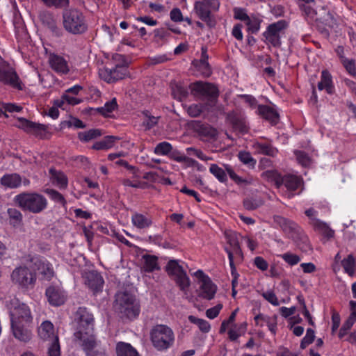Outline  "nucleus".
<instances>
[{"label": "nucleus", "mask_w": 356, "mask_h": 356, "mask_svg": "<svg viewBox=\"0 0 356 356\" xmlns=\"http://www.w3.org/2000/svg\"><path fill=\"white\" fill-rule=\"evenodd\" d=\"M15 204L23 211L39 213L47 207V198L38 193L24 192L14 197Z\"/></svg>", "instance_id": "1"}, {"label": "nucleus", "mask_w": 356, "mask_h": 356, "mask_svg": "<svg viewBox=\"0 0 356 356\" xmlns=\"http://www.w3.org/2000/svg\"><path fill=\"white\" fill-rule=\"evenodd\" d=\"M62 17L63 27L70 33L74 35L82 34L88 29L86 17L83 13L77 8L65 9Z\"/></svg>", "instance_id": "2"}, {"label": "nucleus", "mask_w": 356, "mask_h": 356, "mask_svg": "<svg viewBox=\"0 0 356 356\" xmlns=\"http://www.w3.org/2000/svg\"><path fill=\"white\" fill-rule=\"evenodd\" d=\"M77 325L74 336L81 342L94 334L95 319L92 314L90 313L86 307H79L76 312Z\"/></svg>", "instance_id": "3"}, {"label": "nucleus", "mask_w": 356, "mask_h": 356, "mask_svg": "<svg viewBox=\"0 0 356 356\" xmlns=\"http://www.w3.org/2000/svg\"><path fill=\"white\" fill-rule=\"evenodd\" d=\"M191 94L196 98L206 101V104L213 107L216 105L219 96L218 88L213 83L196 81L190 84Z\"/></svg>", "instance_id": "4"}, {"label": "nucleus", "mask_w": 356, "mask_h": 356, "mask_svg": "<svg viewBox=\"0 0 356 356\" xmlns=\"http://www.w3.org/2000/svg\"><path fill=\"white\" fill-rule=\"evenodd\" d=\"M151 341L158 350H163L170 348L175 339L171 328L165 325H156L150 331Z\"/></svg>", "instance_id": "5"}, {"label": "nucleus", "mask_w": 356, "mask_h": 356, "mask_svg": "<svg viewBox=\"0 0 356 356\" xmlns=\"http://www.w3.org/2000/svg\"><path fill=\"white\" fill-rule=\"evenodd\" d=\"M116 309L129 318H136L140 312V307L134 296L127 292H119L115 298Z\"/></svg>", "instance_id": "6"}, {"label": "nucleus", "mask_w": 356, "mask_h": 356, "mask_svg": "<svg viewBox=\"0 0 356 356\" xmlns=\"http://www.w3.org/2000/svg\"><path fill=\"white\" fill-rule=\"evenodd\" d=\"M10 316L11 325L31 324L33 321L29 307L18 300L10 302Z\"/></svg>", "instance_id": "7"}, {"label": "nucleus", "mask_w": 356, "mask_h": 356, "mask_svg": "<svg viewBox=\"0 0 356 356\" xmlns=\"http://www.w3.org/2000/svg\"><path fill=\"white\" fill-rule=\"evenodd\" d=\"M10 277L14 284L26 289L34 285L37 279L35 273L25 266L16 267L13 270Z\"/></svg>", "instance_id": "8"}, {"label": "nucleus", "mask_w": 356, "mask_h": 356, "mask_svg": "<svg viewBox=\"0 0 356 356\" xmlns=\"http://www.w3.org/2000/svg\"><path fill=\"white\" fill-rule=\"evenodd\" d=\"M26 261L32 263L35 269L42 275L43 279L50 280L54 275L51 264L45 259L40 256L29 254L26 258Z\"/></svg>", "instance_id": "9"}, {"label": "nucleus", "mask_w": 356, "mask_h": 356, "mask_svg": "<svg viewBox=\"0 0 356 356\" xmlns=\"http://www.w3.org/2000/svg\"><path fill=\"white\" fill-rule=\"evenodd\" d=\"M195 275L200 280V282L201 283L200 296L207 300L213 299L216 293V286L212 282L211 280L201 270H197L195 273Z\"/></svg>", "instance_id": "10"}, {"label": "nucleus", "mask_w": 356, "mask_h": 356, "mask_svg": "<svg viewBox=\"0 0 356 356\" xmlns=\"http://www.w3.org/2000/svg\"><path fill=\"white\" fill-rule=\"evenodd\" d=\"M285 27L286 22L284 20H280L276 23L270 24L267 30L263 33V35L267 42L272 44L273 47H280L281 44L280 32L283 31Z\"/></svg>", "instance_id": "11"}, {"label": "nucleus", "mask_w": 356, "mask_h": 356, "mask_svg": "<svg viewBox=\"0 0 356 356\" xmlns=\"http://www.w3.org/2000/svg\"><path fill=\"white\" fill-rule=\"evenodd\" d=\"M0 82L22 90V82L15 70L6 63L0 65Z\"/></svg>", "instance_id": "12"}, {"label": "nucleus", "mask_w": 356, "mask_h": 356, "mask_svg": "<svg viewBox=\"0 0 356 356\" xmlns=\"http://www.w3.org/2000/svg\"><path fill=\"white\" fill-rule=\"evenodd\" d=\"M127 74V68L119 65L112 69L104 67L99 70L100 78L109 83L124 79Z\"/></svg>", "instance_id": "13"}, {"label": "nucleus", "mask_w": 356, "mask_h": 356, "mask_svg": "<svg viewBox=\"0 0 356 356\" xmlns=\"http://www.w3.org/2000/svg\"><path fill=\"white\" fill-rule=\"evenodd\" d=\"M48 63L51 70L58 74L65 75L70 72L68 61L60 55L50 53L48 56Z\"/></svg>", "instance_id": "14"}, {"label": "nucleus", "mask_w": 356, "mask_h": 356, "mask_svg": "<svg viewBox=\"0 0 356 356\" xmlns=\"http://www.w3.org/2000/svg\"><path fill=\"white\" fill-rule=\"evenodd\" d=\"M194 12L209 27L213 28L216 25L215 17L211 14L213 10L206 6L204 3L196 1L194 3Z\"/></svg>", "instance_id": "15"}, {"label": "nucleus", "mask_w": 356, "mask_h": 356, "mask_svg": "<svg viewBox=\"0 0 356 356\" xmlns=\"http://www.w3.org/2000/svg\"><path fill=\"white\" fill-rule=\"evenodd\" d=\"M42 24L49 29L54 35L59 36L61 29L58 26L57 20L53 13L49 11H42L39 15Z\"/></svg>", "instance_id": "16"}, {"label": "nucleus", "mask_w": 356, "mask_h": 356, "mask_svg": "<svg viewBox=\"0 0 356 356\" xmlns=\"http://www.w3.org/2000/svg\"><path fill=\"white\" fill-rule=\"evenodd\" d=\"M47 298L50 305L53 306H60L65 301V294L58 287L50 286L46 289Z\"/></svg>", "instance_id": "17"}, {"label": "nucleus", "mask_w": 356, "mask_h": 356, "mask_svg": "<svg viewBox=\"0 0 356 356\" xmlns=\"http://www.w3.org/2000/svg\"><path fill=\"white\" fill-rule=\"evenodd\" d=\"M80 346L86 356H108L103 349L95 350L97 346L96 337H90L89 339H84V341L80 343Z\"/></svg>", "instance_id": "18"}, {"label": "nucleus", "mask_w": 356, "mask_h": 356, "mask_svg": "<svg viewBox=\"0 0 356 356\" xmlns=\"http://www.w3.org/2000/svg\"><path fill=\"white\" fill-rule=\"evenodd\" d=\"M191 125L193 130L200 136L213 139L218 135V131L208 124L195 120L191 122Z\"/></svg>", "instance_id": "19"}, {"label": "nucleus", "mask_w": 356, "mask_h": 356, "mask_svg": "<svg viewBox=\"0 0 356 356\" xmlns=\"http://www.w3.org/2000/svg\"><path fill=\"white\" fill-rule=\"evenodd\" d=\"M85 284L95 293L101 291L104 280L97 271L90 270L85 273Z\"/></svg>", "instance_id": "20"}, {"label": "nucleus", "mask_w": 356, "mask_h": 356, "mask_svg": "<svg viewBox=\"0 0 356 356\" xmlns=\"http://www.w3.org/2000/svg\"><path fill=\"white\" fill-rule=\"evenodd\" d=\"M227 119L231 123L234 131L241 134H245L248 132L249 127L245 118L243 115L234 113H229L227 115Z\"/></svg>", "instance_id": "21"}, {"label": "nucleus", "mask_w": 356, "mask_h": 356, "mask_svg": "<svg viewBox=\"0 0 356 356\" xmlns=\"http://www.w3.org/2000/svg\"><path fill=\"white\" fill-rule=\"evenodd\" d=\"M17 127L28 133L35 135L41 134L47 128L44 124L35 123L24 118H19L18 120Z\"/></svg>", "instance_id": "22"}, {"label": "nucleus", "mask_w": 356, "mask_h": 356, "mask_svg": "<svg viewBox=\"0 0 356 356\" xmlns=\"http://www.w3.org/2000/svg\"><path fill=\"white\" fill-rule=\"evenodd\" d=\"M30 324L11 325V330L15 338L20 341L28 342L31 339V331L28 328Z\"/></svg>", "instance_id": "23"}, {"label": "nucleus", "mask_w": 356, "mask_h": 356, "mask_svg": "<svg viewBox=\"0 0 356 356\" xmlns=\"http://www.w3.org/2000/svg\"><path fill=\"white\" fill-rule=\"evenodd\" d=\"M257 113L272 124H276L279 122L280 115L273 108L267 105H259Z\"/></svg>", "instance_id": "24"}, {"label": "nucleus", "mask_w": 356, "mask_h": 356, "mask_svg": "<svg viewBox=\"0 0 356 356\" xmlns=\"http://www.w3.org/2000/svg\"><path fill=\"white\" fill-rule=\"evenodd\" d=\"M274 222L280 227V228L289 235L290 237L293 234H294L300 227L298 226L294 222L286 219L280 216H275Z\"/></svg>", "instance_id": "25"}, {"label": "nucleus", "mask_w": 356, "mask_h": 356, "mask_svg": "<svg viewBox=\"0 0 356 356\" xmlns=\"http://www.w3.org/2000/svg\"><path fill=\"white\" fill-rule=\"evenodd\" d=\"M291 238L296 243V245L302 252H307L312 250L307 236L302 232L300 227L291 236Z\"/></svg>", "instance_id": "26"}, {"label": "nucleus", "mask_w": 356, "mask_h": 356, "mask_svg": "<svg viewBox=\"0 0 356 356\" xmlns=\"http://www.w3.org/2000/svg\"><path fill=\"white\" fill-rule=\"evenodd\" d=\"M38 335L42 339L51 340V342L58 337L55 334L54 325L49 321H44L38 327Z\"/></svg>", "instance_id": "27"}, {"label": "nucleus", "mask_w": 356, "mask_h": 356, "mask_svg": "<svg viewBox=\"0 0 356 356\" xmlns=\"http://www.w3.org/2000/svg\"><path fill=\"white\" fill-rule=\"evenodd\" d=\"M318 89L319 90L325 89L330 95L334 92L332 77L331 74L327 70H323L321 72V81L318 83Z\"/></svg>", "instance_id": "28"}, {"label": "nucleus", "mask_w": 356, "mask_h": 356, "mask_svg": "<svg viewBox=\"0 0 356 356\" xmlns=\"http://www.w3.org/2000/svg\"><path fill=\"white\" fill-rule=\"evenodd\" d=\"M49 174L54 184H56L60 188H67L68 184L67 177L63 172L56 170L54 168H50Z\"/></svg>", "instance_id": "29"}, {"label": "nucleus", "mask_w": 356, "mask_h": 356, "mask_svg": "<svg viewBox=\"0 0 356 356\" xmlns=\"http://www.w3.org/2000/svg\"><path fill=\"white\" fill-rule=\"evenodd\" d=\"M116 354L117 356H140L131 344L122 341L116 345Z\"/></svg>", "instance_id": "30"}, {"label": "nucleus", "mask_w": 356, "mask_h": 356, "mask_svg": "<svg viewBox=\"0 0 356 356\" xmlns=\"http://www.w3.org/2000/svg\"><path fill=\"white\" fill-rule=\"evenodd\" d=\"M22 179L17 174H7L1 178V184L5 187L15 188L21 185Z\"/></svg>", "instance_id": "31"}, {"label": "nucleus", "mask_w": 356, "mask_h": 356, "mask_svg": "<svg viewBox=\"0 0 356 356\" xmlns=\"http://www.w3.org/2000/svg\"><path fill=\"white\" fill-rule=\"evenodd\" d=\"M131 222L133 225L138 229L148 228L152 224V220L150 218L138 213L132 216Z\"/></svg>", "instance_id": "32"}, {"label": "nucleus", "mask_w": 356, "mask_h": 356, "mask_svg": "<svg viewBox=\"0 0 356 356\" xmlns=\"http://www.w3.org/2000/svg\"><path fill=\"white\" fill-rule=\"evenodd\" d=\"M144 264L143 270L145 272L151 273L155 270H159L160 267L158 264V257L154 255L145 254L143 256Z\"/></svg>", "instance_id": "33"}, {"label": "nucleus", "mask_w": 356, "mask_h": 356, "mask_svg": "<svg viewBox=\"0 0 356 356\" xmlns=\"http://www.w3.org/2000/svg\"><path fill=\"white\" fill-rule=\"evenodd\" d=\"M282 185H284L289 191H294L300 185V180L298 177L294 175H285L282 177L280 186Z\"/></svg>", "instance_id": "34"}, {"label": "nucleus", "mask_w": 356, "mask_h": 356, "mask_svg": "<svg viewBox=\"0 0 356 356\" xmlns=\"http://www.w3.org/2000/svg\"><path fill=\"white\" fill-rule=\"evenodd\" d=\"M142 115L143 117L142 125L145 127L146 130L152 129L158 124L159 117L152 115L149 111H143Z\"/></svg>", "instance_id": "35"}, {"label": "nucleus", "mask_w": 356, "mask_h": 356, "mask_svg": "<svg viewBox=\"0 0 356 356\" xmlns=\"http://www.w3.org/2000/svg\"><path fill=\"white\" fill-rule=\"evenodd\" d=\"M243 207L246 210L252 211L262 206L264 203L261 197L254 196L248 197L243 200Z\"/></svg>", "instance_id": "36"}, {"label": "nucleus", "mask_w": 356, "mask_h": 356, "mask_svg": "<svg viewBox=\"0 0 356 356\" xmlns=\"http://www.w3.org/2000/svg\"><path fill=\"white\" fill-rule=\"evenodd\" d=\"M117 139L116 137L113 136H108L103 140L96 142L92 145V149L96 150L108 149L111 148L115 143V140Z\"/></svg>", "instance_id": "37"}, {"label": "nucleus", "mask_w": 356, "mask_h": 356, "mask_svg": "<svg viewBox=\"0 0 356 356\" xmlns=\"http://www.w3.org/2000/svg\"><path fill=\"white\" fill-rule=\"evenodd\" d=\"M9 216L10 224L16 227L22 222L23 216L22 213L15 208H9L7 211Z\"/></svg>", "instance_id": "38"}, {"label": "nucleus", "mask_w": 356, "mask_h": 356, "mask_svg": "<svg viewBox=\"0 0 356 356\" xmlns=\"http://www.w3.org/2000/svg\"><path fill=\"white\" fill-rule=\"evenodd\" d=\"M341 265L344 271L350 277L355 275V259L353 254H349L346 259L341 261Z\"/></svg>", "instance_id": "39"}, {"label": "nucleus", "mask_w": 356, "mask_h": 356, "mask_svg": "<svg viewBox=\"0 0 356 356\" xmlns=\"http://www.w3.org/2000/svg\"><path fill=\"white\" fill-rule=\"evenodd\" d=\"M209 171L220 182L225 183L227 181V173L217 164H211Z\"/></svg>", "instance_id": "40"}, {"label": "nucleus", "mask_w": 356, "mask_h": 356, "mask_svg": "<svg viewBox=\"0 0 356 356\" xmlns=\"http://www.w3.org/2000/svg\"><path fill=\"white\" fill-rule=\"evenodd\" d=\"M225 250L227 253L229 261V266L231 268V273H232V275L234 277V278L232 281V288H236L238 284L237 280H238L239 275L236 272V266L234 263V255H233L232 252L230 250H229L227 248H225Z\"/></svg>", "instance_id": "41"}, {"label": "nucleus", "mask_w": 356, "mask_h": 356, "mask_svg": "<svg viewBox=\"0 0 356 356\" xmlns=\"http://www.w3.org/2000/svg\"><path fill=\"white\" fill-rule=\"evenodd\" d=\"M261 176L264 179L274 181L277 188L280 187V181L282 180V176L277 170H269L264 171L262 172Z\"/></svg>", "instance_id": "42"}, {"label": "nucleus", "mask_w": 356, "mask_h": 356, "mask_svg": "<svg viewBox=\"0 0 356 356\" xmlns=\"http://www.w3.org/2000/svg\"><path fill=\"white\" fill-rule=\"evenodd\" d=\"M165 268L168 273L170 275L175 276V277L184 271L182 266L178 264L177 261L173 259L168 261Z\"/></svg>", "instance_id": "43"}, {"label": "nucleus", "mask_w": 356, "mask_h": 356, "mask_svg": "<svg viewBox=\"0 0 356 356\" xmlns=\"http://www.w3.org/2000/svg\"><path fill=\"white\" fill-rule=\"evenodd\" d=\"M202 54L200 58V67L203 70V74L209 76L211 74L209 64L208 63L209 56L207 54V49L206 47H202Z\"/></svg>", "instance_id": "44"}, {"label": "nucleus", "mask_w": 356, "mask_h": 356, "mask_svg": "<svg viewBox=\"0 0 356 356\" xmlns=\"http://www.w3.org/2000/svg\"><path fill=\"white\" fill-rule=\"evenodd\" d=\"M102 135L101 130L98 129H90L87 131L80 132L79 138L81 141L88 142Z\"/></svg>", "instance_id": "45"}, {"label": "nucleus", "mask_w": 356, "mask_h": 356, "mask_svg": "<svg viewBox=\"0 0 356 356\" xmlns=\"http://www.w3.org/2000/svg\"><path fill=\"white\" fill-rule=\"evenodd\" d=\"M117 106L116 99L113 98L111 101L107 102L104 106L97 108V111L103 115H107L113 112L117 108Z\"/></svg>", "instance_id": "46"}, {"label": "nucleus", "mask_w": 356, "mask_h": 356, "mask_svg": "<svg viewBox=\"0 0 356 356\" xmlns=\"http://www.w3.org/2000/svg\"><path fill=\"white\" fill-rule=\"evenodd\" d=\"M188 320L191 323L196 324L203 332H208L210 330L209 323L204 319L198 318L194 316H189Z\"/></svg>", "instance_id": "47"}, {"label": "nucleus", "mask_w": 356, "mask_h": 356, "mask_svg": "<svg viewBox=\"0 0 356 356\" xmlns=\"http://www.w3.org/2000/svg\"><path fill=\"white\" fill-rule=\"evenodd\" d=\"M314 5L315 2L314 3H300L299 7L305 16L314 19L317 14L314 8Z\"/></svg>", "instance_id": "48"}, {"label": "nucleus", "mask_w": 356, "mask_h": 356, "mask_svg": "<svg viewBox=\"0 0 356 356\" xmlns=\"http://www.w3.org/2000/svg\"><path fill=\"white\" fill-rule=\"evenodd\" d=\"M257 149L261 153L270 156H275L277 154V150L276 148L273 147L271 145L267 143H257Z\"/></svg>", "instance_id": "49"}, {"label": "nucleus", "mask_w": 356, "mask_h": 356, "mask_svg": "<svg viewBox=\"0 0 356 356\" xmlns=\"http://www.w3.org/2000/svg\"><path fill=\"white\" fill-rule=\"evenodd\" d=\"M227 243L233 248L236 253L241 251L239 243L237 240V234L235 232H225Z\"/></svg>", "instance_id": "50"}, {"label": "nucleus", "mask_w": 356, "mask_h": 356, "mask_svg": "<svg viewBox=\"0 0 356 356\" xmlns=\"http://www.w3.org/2000/svg\"><path fill=\"white\" fill-rule=\"evenodd\" d=\"M346 71L352 76L356 77V60L354 58H348L341 63Z\"/></svg>", "instance_id": "51"}, {"label": "nucleus", "mask_w": 356, "mask_h": 356, "mask_svg": "<svg viewBox=\"0 0 356 356\" xmlns=\"http://www.w3.org/2000/svg\"><path fill=\"white\" fill-rule=\"evenodd\" d=\"M47 7L63 8L69 6L70 0H40Z\"/></svg>", "instance_id": "52"}, {"label": "nucleus", "mask_w": 356, "mask_h": 356, "mask_svg": "<svg viewBox=\"0 0 356 356\" xmlns=\"http://www.w3.org/2000/svg\"><path fill=\"white\" fill-rule=\"evenodd\" d=\"M172 149V147L170 143L168 142H161L155 147L154 153L156 154L167 155Z\"/></svg>", "instance_id": "53"}, {"label": "nucleus", "mask_w": 356, "mask_h": 356, "mask_svg": "<svg viewBox=\"0 0 356 356\" xmlns=\"http://www.w3.org/2000/svg\"><path fill=\"white\" fill-rule=\"evenodd\" d=\"M176 283L181 290L184 291L190 285V280L185 271L175 277Z\"/></svg>", "instance_id": "54"}, {"label": "nucleus", "mask_w": 356, "mask_h": 356, "mask_svg": "<svg viewBox=\"0 0 356 356\" xmlns=\"http://www.w3.org/2000/svg\"><path fill=\"white\" fill-rule=\"evenodd\" d=\"M315 338V333L314 330L308 328L307 330L306 335L303 337L300 343V348L305 349L308 345L311 344Z\"/></svg>", "instance_id": "55"}, {"label": "nucleus", "mask_w": 356, "mask_h": 356, "mask_svg": "<svg viewBox=\"0 0 356 356\" xmlns=\"http://www.w3.org/2000/svg\"><path fill=\"white\" fill-rule=\"evenodd\" d=\"M52 200L61 204L63 206L66 204V200L61 193L54 189H47L45 191Z\"/></svg>", "instance_id": "56"}, {"label": "nucleus", "mask_w": 356, "mask_h": 356, "mask_svg": "<svg viewBox=\"0 0 356 356\" xmlns=\"http://www.w3.org/2000/svg\"><path fill=\"white\" fill-rule=\"evenodd\" d=\"M280 257L282 259L290 266H294L300 261V257L295 254L291 252L284 253Z\"/></svg>", "instance_id": "57"}, {"label": "nucleus", "mask_w": 356, "mask_h": 356, "mask_svg": "<svg viewBox=\"0 0 356 356\" xmlns=\"http://www.w3.org/2000/svg\"><path fill=\"white\" fill-rule=\"evenodd\" d=\"M260 22L261 21L257 18L250 17L249 19L245 22L248 31L252 33L258 32L260 28Z\"/></svg>", "instance_id": "58"}, {"label": "nucleus", "mask_w": 356, "mask_h": 356, "mask_svg": "<svg viewBox=\"0 0 356 356\" xmlns=\"http://www.w3.org/2000/svg\"><path fill=\"white\" fill-rule=\"evenodd\" d=\"M48 356H60L58 337H56L55 340L51 342L50 346L49 347Z\"/></svg>", "instance_id": "59"}, {"label": "nucleus", "mask_w": 356, "mask_h": 356, "mask_svg": "<svg viewBox=\"0 0 356 356\" xmlns=\"http://www.w3.org/2000/svg\"><path fill=\"white\" fill-rule=\"evenodd\" d=\"M294 153L299 163L305 167L309 165L311 160L307 154L302 151H295Z\"/></svg>", "instance_id": "60"}, {"label": "nucleus", "mask_w": 356, "mask_h": 356, "mask_svg": "<svg viewBox=\"0 0 356 356\" xmlns=\"http://www.w3.org/2000/svg\"><path fill=\"white\" fill-rule=\"evenodd\" d=\"M238 158L243 163L250 166H254L256 163V161L252 158L251 154L247 152H240L238 153Z\"/></svg>", "instance_id": "61"}, {"label": "nucleus", "mask_w": 356, "mask_h": 356, "mask_svg": "<svg viewBox=\"0 0 356 356\" xmlns=\"http://www.w3.org/2000/svg\"><path fill=\"white\" fill-rule=\"evenodd\" d=\"M204 106L200 104H192L187 109L188 114L192 118L198 117L203 111Z\"/></svg>", "instance_id": "62"}, {"label": "nucleus", "mask_w": 356, "mask_h": 356, "mask_svg": "<svg viewBox=\"0 0 356 356\" xmlns=\"http://www.w3.org/2000/svg\"><path fill=\"white\" fill-rule=\"evenodd\" d=\"M261 296L264 297V298L271 303L273 305L278 306L279 305V301L278 299L275 295V293L271 291H267L266 292H263Z\"/></svg>", "instance_id": "63"}, {"label": "nucleus", "mask_w": 356, "mask_h": 356, "mask_svg": "<svg viewBox=\"0 0 356 356\" xmlns=\"http://www.w3.org/2000/svg\"><path fill=\"white\" fill-rule=\"evenodd\" d=\"M355 323V322L353 319L348 317L347 320L343 323L342 327L339 330V337L341 339L343 338L347 334V332L352 327Z\"/></svg>", "instance_id": "64"}]
</instances>
